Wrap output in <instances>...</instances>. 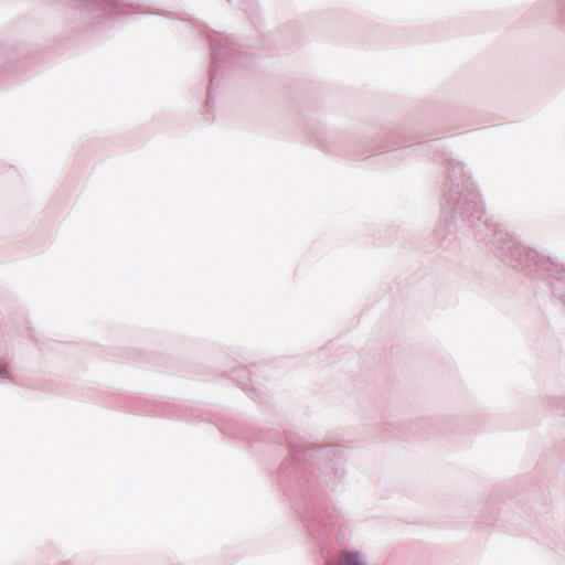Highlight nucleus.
<instances>
[{"label":"nucleus","instance_id":"1","mask_svg":"<svg viewBox=\"0 0 565 565\" xmlns=\"http://www.w3.org/2000/svg\"><path fill=\"white\" fill-rule=\"evenodd\" d=\"M337 565H364L359 553L342 551Z\"/></svg>","mask_w":565,"mask_h":565}]
</instances>
